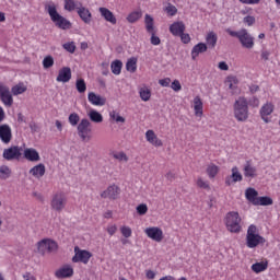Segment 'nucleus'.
<instances>
[{"mask_svg":"<svg viewBox=\"0 0 280 280\" xmlns=\"http://www.w3.org/2000/svg\"><path fill=\"white\" fill-rule=\"evenodd\" d=\"M225 32L233 38H238V42L244 49H253V47H255V37L248 33V30L241 28L240 31H233L231 28H226Z\"/></svg>","mask_w":280,"mask_h":280,"instance_id":"f257e3e1","label":"nucleus"},{"mask_svg":"<svg viewBox=\"0 0 280 280\" xmlns=\"http://www.w3.org/2000/svg\"><path fill=\"white\" fill-rule=\"evenodd\" d=\"M47 12L52 23H55L56 27H58L59 30H71V21L67 20L65 16L58 13L56 4H49L47 7Z\"/></svg>","mask_w":280,"mask_h":280,"instance_id":"f03ea898","label":"nucleus"},{"mask_svg":"<svg viewBox=\"0 0 280 280\" xmlns=\"http://www.w3.org/2000/svg\"><path fill=\"white\" fill-rule=\"evenodd\" d=\"M234 117L237 121H246L248 119V101L241 96L234 103Z\"/></svg>","mask_w":280,"mask_h":280,"instance_id":"7ed1b4c3","label":"nucleus"},{"mask_svg":"<svg viewBox=\"0 0 280 280\" xmlns=\"http://www.w3.org/2000/svg\"><path fill=\"white\" fill-rule=\"evenodd\" d=\"M225 226L230 233H240L242 231V218L238 212H228L225 217Z\"/></svg>","mask_w":280,"mask_h":280,"instance_id":"20e7f679","label":"nucleus"},{"mask_svg":"<svg viewBox=\"0 0 280 280\" xmlns=\"http://www.w3.org/2000/svg\"><path fill=\"white\" fill-rule=\"evenodd\" d=\"M259 244H266V238L257 234V226L249 225L246 235V246L247 248H257Z\"/></svg>","mask_w":280,"mask_h":280,"instance_id":"39448f33","label":"nucleus"},{"mask_svg":"<svg viewBox=\"0 0 280 280\" xmlns=\"http://www.w3.org/2000/svg\"><path fill=\"white\" fill-rule=\"evenodd\" d=\"M91 120L83 118L77 126L78 135L82 141H91V132H93Z\"/></svg>","mask_w":280,"mask_h":280,"instance_id":"423d86ee","label":"nucleus"},{"mask_svg":"<svg viewBox=\"0 0 280 280\" xmlns=\"http://www.w3.org/2000/svg\"><path fill=\"white\" fill-rule=\"evenodd\" d=\"M37 250L42 255H45V253H56L58 250V243L50 238H44L37 243Z\"/></svg>","mask_w":280,"mask_h":280,"instance_id":"0eeeda50","label":"nucleus"},{"mask_svg":"<svg viewBox=\"0 0 280 280\" xmlns=\"http://www.w3.org/2000/svg\"><path fill=\"white\" fill-rule=\"evenodd\" d=\"M50 207L52 211H58V213H60V211L67 207V196H65V192L55 194L50 201Z\"/></svg>","mask_w":280,"mask_h":280,"instance_id":"6e6552de","label":"nucleus"},{"mask_svg":"<svg viewBox=\"0 0 280 280\" xmlns=\"http://www.w3.org/2000/svg\"><path fill=\"white\" fill-rule=\"evenodd\" d=\"M2 156L5 161H19L23 156V148L13 145L4 149Z\"/></svg>","mask_w":280,"mask_h":280,"instance_id":"1a4fd4ad","label":"nucleus"},{"mask_svg":"<svg viewBox=\"0 0 280 280\" xmlns=\"http://www.w3.org/2000/svg\"><path fill=\"white\" fill-rule=\"evenodd\" d=\"M91 257H93V254L91 252L85 249H80V247H74V256L72 257L73 264H78L81 261V264H89Z\"/></svg>","mask_w":280,"mask_h":280,"instance_id":"9d476101","label":"nucleus"},{"mask_svg":"<svg viewBox=\"0 0 280 280\" xmlns=\"http://www.w3.org/2000/svg\"><path fill=\"white\" fill-rule=\"evenodd\" d=\"M0 100L4 106H12L14 104V98L12 97V93L10 92V88L4 84H0Z\"/></svg>","mask_w":280,"mask_h":280,"instance_id":"9b49d317","label":"nucleus"},{"mask_svg":"<svg viewBox=\"0 0 280 280\" xmlns=\"http://www.w3.org/2000/svg\"><path fill=\"white\" fill-rule=\"evenodd\" d=\"M144 233L150 240H153V242H163V230H161V228H147Z\"/></svg>","mask_w":280,"mask_h":280,"instance_id":"f8f14e48","label":"nucleus"},{"mask_svg":"<svg viewBox=\"0 0 280 280\" xmlns=\"http://www.w3.org/2000/svg\"><path fill=\"white\" fill-rule=\"evenodd\" d=\"M120 194L121 190L119 189V186L112 185L101 194V197L108 198L109 200H117Z\"/></svg>","mask_w":280,"mask_h":280,"instance_id":"ddd939ff","label":"nucleus"},{"mask_svg":"<svg viewBox=\"0 0 280 280\" xmlns=\"http://www.w3.org/2000/svg\"><path fill=\"white\" fill-rule=\"evenodd\" d=\"M243 174L245 178H257V167L253 165V161L247 160L243 166Z\"/></svg>","mask_w":280,"mask_h":280,"instance_id":"4468645a","label":"nucleus"},{"mask_svg":"<svg viewBox=\"0 0 280 280\" xmlns=\"http://www.w3.org/2000/svg\"><path fill=\"white\" fill-rule=\"evenodd\" d=\"M243 178L244 177L242 176V173H240V168H237V166H234L232 167V175L225 178V185H228V187H231V185L235 183H242Z\"/></svg>","mask_w":280,"mask_h":280,"instance_id":"2eb2a0df","label":"nucleus"},{"mask_svg":"<svg viewBox=\"0 0 280 280\" xmlns=\"http://www.w3.org/2000/svg\"><path fill=\"white\" fill-rule=\"evenodd\" d=\"M0 140L5 144L12 141V128L10 125H0Z\"/></svg>","mask_w":280,"mask_h":280,"instance_id":"dca6fc26","label":"nucleus"},{"mask_svg":"<svg viewBox=\"0 0 280 280\" xmlns=\"http://www.w3.org/2000/svg\"><path fill=\"white\" fill-rule=\"evenodd\" d=\"M77 14H79L81 21L86 24L91 23L93 19L91 11L82 5V3H79V8H77Z\"/></svg>","mask_w":280,"mask_h":280,"instance_id":"f3484780","label":"nucleus"},{"mask_svg":"<svg viewBox=\"0 0 280 280\" xmlns=\"http://www.w3.org/2000/svg\"><path fill=\"white\" fill-rule=\"evenodd\" d=\"M55 277L57 279H69V277H73V269L71 266L66 265L55 272Z\"/></svg>","mask_w":280,"mask_h":280,"instance_id":"a211bd4d","label":"nucleus"},{"mask_svg":"<svg viewBox=\"0 0 280 280\" xmlns=\"http://www.w3.org/2000/svg\"><path fill=\"white\" fill-rule=\"evenodd\" d=\"M57 82H62L67 84L71 80V68L63 67L59 70L58 75L56 78Z\"/></svg>","mask_w":280,"mask_h":280,"instance_id":"6ab92c4d","label":"nucleus"},{"mask_svg":"<svg viewBox=\"0 0 280 280\" xmlns=\"http://www.w3.org/2000/svg\"><path fill=\"white\" fill-rule=\"evenodd\" d=\"M145 139L149 143H151V145H154L155 148H161L163 145V141L159 139V137L156 136V133H154V130L152 129H149L145 132Z\"/></svg>","mask_w":280,"mask_h":280,"instance_id":"aec40b11","label":"nucleus"},{"mask_svg":"<svg viewBox=\"0 0 280 280\" xmlns=\"http://www.w3.org/2000/svg\"><path fill=\"white\" fill-rule=\"evenodd\" d=\"M98 12L101 13V16L107 21V23H110L112 25H117V18H115V14L112 13L110 10L101 7L98 9Z\"/></svg>","mask_w":280,"mask_h":280,"instance_id":"412c9836","label":"nucleus"},{"mask_svg":"<svg viewBox=\"0 0 280 280\" xmlns=\"http://www.w3.org/2000/svg\"><path fill=\"white\" fill-rule=\"evenodd\" d=\"M275 112V105L272 103H267L260 108V117L265 124H268V116L272 115Z\"/></svg>","mask_w":280,"mask_h":280,"instance_id":"4be33fe9","label":"nucleus"},{"mask_svg":"<svg viewBox=\"0 0 280 280\" xmlns=\"http://www.w3.org/2000/svg\"><path fill=\"white\" fill-rule=\"evenodd\" d=\"M88 100L93 106H104L106 104V100L94 92L88 94Z\"/></svg>","mask_w":280,"mask_h":280,"instance_id":"5701e85b","label":"nucleus"},{"mask_svg":"<svg viewBox=\"0 0 280 280\" xmlns=\"http://www.w3.org/2000/svg\"><path fill=\"white\" fill-rule=\"evenodd\" d=\"M24 158L27 161H31L32 163H36L40 161V154H38V151L36 149H25L24 150Z\"/></svg>","mask_w":280,"mask_h":280,"instance_id":"b1692460","label":"nucleus"},{"mask_svg":"<svg viewBox=\"0 0 280 280\" xmlns=\"http://www.w3.org/2000/svg\"><path fill=\"white\" fill-rule=\"evenodd\" d=\"M258 196H259V192H257L255 190V188H247L245 190V198H246V200H248V202L254 205V207L257 205V200H259Z\"/></svg>","mask_w":280,"mask_h":280,"instance_id":"393cba45","label":"nucleus"},{"mask_svg":"<svg viewBox=\"0 0 280 280\" xmlns=\"http://www.w3.org/2000/svg\"><path fill=\"white\" fill-rule=\"evenodd\" d=\"M207 49H208V46L205 43H199V44L195 45L191 49V59L196 60V58L198 56H200V54H205V51H207Z\"/></svg>","mask_w":280,"mask_h":280,"instance_id":"a878e982","label":"nucleus"},{"mask_svg":"<svg viewBox=\"0 0 280 280\" xmlns=\"http://www.w3.org/2000/svg\"><path fill=\"white\" fill-rule=\"evenodd\" d=\"M206 45L208 49H215V45H218V34L215 32H209L206 36Z\"/></svg>","mask_w":280,"mask_h":280,"instance_id":"bb28decb","label":"nucleus"},{"mask_svg":"<svg viewBox=\"0 0 280 280\" xmlns=\"http://www.w3.org/2000/svg\"><path fill=\"white\" fill-rule=\"evenodd\" d=\"M185 23L183 22H175L170 26V32L173 34V36H179L185 32Z\"/></svg>","mask_w":280,"mask_h":280,"instance_id":"cd10ccee","label":"nucleus"},{"mask_svg":"<svg viewBox=\"0 0 280 280\" xmlns=\"http://www.w3.org/2000/svg\"><path fill=\"white\" fill-rule=\"evenodd\" d=\"M45 164L40 163L35 165L34 167H32L30 170V174H32V176H34L35 178H43V176H45Z\"/></svg>","mask_w":280,"mask_h":280,"instance_id":"c85d7f7f","label":"nucleus"},{"mask_svg":"<svg viewBox=\"0 0 280 280\" xmlns=\"http://www.w3.org/2000/svg\"><path fill=\"white\" fill-rule=\"evenodd\" d=\"M88 117L90 118V121H93V124H102V121H104V116L95 109H90Z\"/></svg>","mask_w":280,"mask_h":280,"instance_id":"c756f323","label":"nucleus"},{"mask_svg":"<svg viewBox=\"0 0 280 280\" xmlns=\"http://www.w3.org/2000/svg\"><path fill=\"white\" fill-rule=\"evenodd\" d=\"M139 96L142 102H150V98L152 97V90L148 86L139 88Z\"/></svg>","mask_w":280,"mask_h":280,"instance_id":"7c9ffc66","label":"nucleus"},{"mask_svg":"<svg viewBox=\"0 0 280 280\" xmlns=\"http://www.w3.org/2000/svg\"><path fill=\"white\" fill-rule=\"evenodd\" d=\"M194 110L197 117H202V100L200 96L194 98Z\"/></svg>","mask_w":280,"mask_h":280,"instance_id":"2f4dec72","label":"nucleus"},{"mask_svg":"<svg viewBox=\"0 0 280 280\" xmlns=\"http://www.w3.org/2000/svg\"><path fill=\"white\" fill-rule=\"evenodd\" d=\"M252 270L253 272H256V275H259V272H264V270H268V261L255 262L254 265H252Z\"/></svg>","mask_w":280,"mask_h":280,"instance_id":"473e14b6","label":"nucleus"},{"mask_svg":"<svg viewBox=\"0 0 280 280\" xmlns=\"http://www.w3.org/2000/svg\"><path fill=\"white\" fill-rule=\"evenodd\" d=\"M65 1V10H67V12H73V10H78V8H80V3L82 2H78L75 0H63Z\"/></svg>","mask_w":280,"mask_h":280,"instance_id":"72a5a7b5","label":"nucleus"},{"mask_svg":"<svg viewBox=\"0 0 280 280\" xmlns=\"http://www.w3.org/2000/svg\"><path fill=\"white\" fill-rule=\"evenodd\" d=\"M145 30L149 34H153L154 32V19L150 14H145L144 16Z\"/></svg>","mask_w":280,"mask_h":280,"instance_id":"f704fd0d","label":"nucleus"},{"mask_svg":"<svg viewBox=\"0 0 280 280\" xmlns=\"http://www.w3.org/2000/svg\"><path fill=\"white\" fill-rule=\"evenodd\" d=\"M27 91L25 83L21 82L11 89L12 95H23Z\"/></svg>","mask_w":280,"mask_h":280,"instance_id":"c9c22d12","label":"nucleus"},{"mask_svg":"<svg viewBox=\"0 0 280 280\" xmlns=\"http://www.w3.org/2000/svg\"><path fill=\"white\" fill-rule=\"evenodd\" d=\"M12 176V170L8 165L0 166V179L8 180Z\"/></svg>","mask_w":280,"mask_h":280,"instance_id":"e433bc0d","label":"nucleus"},{"mask_svg":"<svg viewBox=\"0 0 280 280\" xmlns=\"http://www.w3.org/2000/svg\"><path fill=\"white\" fill-rule=\"evenodd\" d=\"M122 67H124V63L121 62V60L113 61L110 65L112 73H114V75H119L121 73Z\"/></svg>","mask_w":280,"mask_h":280,"instance_id":"4c0bfd02","label":"nucleus"},{"mask_svg":"<svg viewBox=\"0 0 280 280\" xmlns=\"http://www.w3.org/2000/svg\"><path fill=\"white\" fill-rule=\"evenodd\" d=\"M126 69L129 71V73H135L137 71V58L131 57L127 60Z\"/></svg>","mask_w":280,"mask_h":280,"instance_id":"58836bf2","label":"nucleus"},{"mask_svg":"<svg viewBox=\"0 0 280 280\" xmlns=\"http://www.w3.org/2000/svg\"><path fill=\"white\" fill-rule=\"evenodd\" d=\"M272 205V198L270 197H258L255 207H270Z\"/></svg>","mask_w":280,"mask_h":280,"instance_id":"ea45409f","label":"nucleus"},{"mask_svg":"<svg viewBox=\"0 0 280 280\" xmlns=\"http://www.w3.org/2000/svg\"><path fill=\"white\" fill-rule=\"evenodd\" d=\"M237 77L230 75L225 80V84H228L231 91H235L237 89Z\"/></svg>","mask_w":280,"mask_h":280,"instance_id":"a19ab883","label":"nucleus"},{"mask_svg":"<svg viewBox=\"0 0 280 280\" xmlns=\"http://www.w3.org/2000/svg\"><path fill=\"white\" fill-rule=\"evenodd\" d=\"M220 172V168L215 164H210L207 167V174L209 178H215L218 176V173Z\"/></svg>","mask_w":280,"mask_h":280,"instance_id":"79ce46f5","label":"nucleus"},{"mask_svg":"<svg viewBox=\"0 0 280 280\" xmlns=\"http://www.w3.org/2000/svg\"><path fill=\"white\" fill-rule=\"evenodd\" d=\"M141 16H143L141 11H133L127 16V21L128 23H137Z\"/></svg>","mask_w":280,"mask_h":280,"instance_id":"37998d69","label":"nucleus"},{"mask_svg":"<svg viewBox=\"0 0 280 280\" xmlns=\"http://www.w3.org/2000/svg\"><path fill=\"white\" fill-rule=\"evenodd\" d=\"M109 117H110V119H113L117 124H125L126 122V118L120 116L119 113H117L116 110L109 112Z\"/></svg>","mask_w":280,"mask_h":280,"instance_id":"c03bdc74","label":"nucleus"},{"mask_svg":"<svg viewBox=\"0 0 280 280\" xmlns=\"http://www.w3.org/2000/svg\"><path fill=\"white\" fill-rule=\"evenodd\" d=\"M68 121H69L70 126H73V127L79 126V124L81 121L80 115H78V113L70 114L68 117Z\"/></svg>","mask_w":280,"mask_h":280,"instance_id":"a18cd8bd","label":"nucleus"},{"mask_svg":"<svg viewBox=\"0 0 280 280\" xmlns=\"http://www.w3.org/2000/svg\"><path fill=\"white\" fill-rule=\"evenodd\" d=\"M75 86L78 93H86V82H84V79H78Z\"/></svg>","mask_w":280,"mask_h":280,"instance_id":"49530a36","label":"nucleus"},{"mask_svg":"<svg viewBox=\"0 0 280 280\" xmlns=\"http://www.w3.org/2000/svg\"><path fill=\"white\" fill-rule=\"evenodd\" d=\"M52 65H54V57H51L50 55L46 56L43 60L44 69H51Z\"/></svg>","mask_w":280,"mask_h":280,"instance_id":"de8ad7c7","label":"nucleus"},{"mask_svg":"<svg viewBox=\"0 0 280 280\" xmlns=\"http://www.w3.org/2000/svg\"><path fill=\"white\" fill-rule=\"evenodd\" d=\"M63 49L69 54H75V43L69 42L62 45Z\"/></svg>","mask_w":280,"mask_h":280,"instance_id":"09e8293b","label":"nucleus"},{"mask_svg":"<svg viewBox=\"0 0 280 280\" xmlns=\"http://www.w3.org/2000/svg\"><path fill=\"white\" fill-rule=\"evenodd\" d=\"M120 233L121 235H124L126 238L128 237H132V229H130V226H121L120 228Z\"/></svg>","mask_w":280,"mask_h":280,"instance_id":"8fccbe9b","label":"nucleus"},{"mask_svg":"<svg viewBox=\"0 0 280 280\" xmlns=\"http://www.w3.org/2000/svg\"><path fill=\"white\" fill-rule=\"evenodd\" d=\"M114 159H116L117 161H124L125 163H128V155H126L124 152L115 153Z\"/></svg>","mask_w":280,"mask_h":280,"instance_id":"3c124183","label":"nucleus"},{"mask_svg":"<svg viewBox=\"0 0 280 280\" xmlns=\"http://www.w3.org/2000/svg\"><path fill=\"white\" fill-rule=\"evenodd\" d=\"M197 186L200 187V189H209V182H206L202 179V177H199L197 179Z\"/></svg>","mask_w":280,"mask_h":280,"instance_id":"603ef678","label":"nucleus"},{"mask_svg":"<svg viewBox=\"0 0 280 280\" xmlns=\"http://www.w3.org/2000/svg\"><path fill=\"white\" fill-rule=\"evenodd\" d=\"M139 215H145L148 213V205L141 203L137 207Z\"/></svg>","mask_w":280,"mask_h":280,"instance_id":"864d4df0","label":"nucleus"},{"mask_svg":"<svg viewBox=\"0 0 280 280\" xmlns=\"http://www.w3.org/2000/svg\"><path fill=\"white\" fill-rule=\"evenodd\" d=\"M171 89H173V91H175L176 93H178V91H182L183 85H180V81L178 80H174L171 84Z\"/></svg>","mask_w":280,"mask_h":280,"instance_id":"5fc2aeb1","label":"nucleus"},{"mask_svg":"<svg viewBox=\"0 0 280 280\" xmlns=\"http://www.w3.org/2000/svg\"><path fill=\"white\" fill-rule=\"evenodd\" d=\"M243 23H245L246 25H248L249 27L252 25H255V16L253 15H247L243 19Z\"/></svg>","mask_w":280,"mask_h":280,"instance_id":"6e6d98bb","label":"nucleus"},{"mask_svg":"<svg viewBox=\"0 0 280 280\" xmlns=\"http://www.w3.org/2000/svg\"><path fill=\"white\" fill-rule=\"evenodd\" d=\"M166 12L170 14V16H176V12H178V9L174 7V4H168L166 7Z\"/></svg>","mask_w":280,"mask_h":280,"instance_id":"4d7b16f0","label":"nucleus"},{"mask_svg":"<svg viewBox=\"0 0 280 280\" xmlns=\"http://www.w3.org/2000/svg\"><path fill=\"white\" fill-rule=\"evenodd\" d=\"M178 36L180 37L182 43H184V45H187V44L191 43V37L189 36V34L184 32Z\"/></svg>","mask_w":280,"mask_h":280,"instance_id":"13d9d810","label":"nucleus"},{"mask_svg":"<svg viewBox=\"0 0 280 280\" xmlns=\"http://www.w3.org/2000/svg\"><path fill=\"white\" fill-rule=\"evenodd\" d=\"M151 34V45H161V38H159V36H156V33H150Z\"/></svg>","mask_w":280,"mask_h":280,"instance_id":"bf43d9fd","label":"nucleus"},{"mask_svg":"<svg viewBox=\"0 0 280 280\" xmlns=\"http://www.w3.org/2000/svg\"><path fill=\"white\" fill-rule=\"evenodd\" d=\"M253 106L254 108H257L259 106V98L257 97H252L248 102H247V106Z\"/></svg>","mask_w":280,"mask_h":280,"instance_id":"052dcab7","label":"nucleus"},{"mask_svg":"<svg viewBox=\"0 0 280 280\" xmlns=\"http://www.w3.org/2000/svg\"><path fill=\"white\" fill-rule=\"evenodd\" d=\"M171 83H172V79L170 78L159 80V84L161 86H170Z\"/></svg>","mask_w":280,"mask_h":280,"instance_id":"680f3d73","label":"nucleus"},{"mask_svg":"<svg viewBox=\"0 0 280 280\" xmlns=\"http://www.w3.org/2000/svg\"><path fill=\"white\" fill-rule=\"evenodd\" d=\"M107 233H108V235H115V233H117V225H115V224L108 225Z\"/></svg>","mask_w":280,"mask_h":280,"instance_id":"e2e57ef3","label":"nucleus"},{"mask_svg":"<svg viewBox=\"0 0 280 280\" xmlns=\"http://www.w3.org/2000/svg\"><path fill=\"white\" fill-rule=\"evenodd\" d=\"M218 67L220 71H229V65L225 61H220Z\"/></svg>","mask_w":280,"mask_h":280,"instance_id":"0e129e2a","label":"nucleus"},{"mask_svg":"<svg viewBox=\"0 0 280 280\" xmlns=\"http://www.w3.org/2000/svg\"><path fill=\"white\" fill-rule=\"evenodd\" d=\"M241 3H245L246 5H255L259 3L261 0H240Z\"/></svg>","mask_w":280,"mask_h":280,"instance_id":"69168bd1","label":"nucleus"},{"mask_svg":"<svg viewBox=\"0 0 280 280\" xmlns=\"http://www.w3.org/2000/svg\"><path fill=\"white\" fill-rule=\"evenodd\" d=\"M145 277H147V279H151V280L155 279L156 272L149 269V270L145 271Z\"/></svg>","mask_w":280,"mask_h":280,"instance_id":"338daca9","label":"nucleus"},{"mask_svg":"<svg viewBox=\"0 0 280 280\" xmlns=\"http://www.w3.org/2000/svg\"><path fill=\"white\" fill-rule=\"evenodd\" d=\"M23 278H24L25 280H36V278H35L34 276H32V273H30V272H26V273L23 276Z\"/></svg>","mask_w":280,"mask_h":280,"instance_id":"774afa93","label":"nucleus"}]
</instances>
